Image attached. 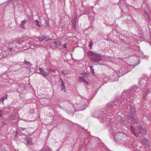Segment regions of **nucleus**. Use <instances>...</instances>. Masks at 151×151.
I'll return each instance as SVG.
<instances>
[{"mask_svg":"<svg viewBox=\"0 0 151 151\" xmlns=\"http://www.w3.org/2000/svg\"><path fill=\"white\" fill-rule=\"evenodd\" d=\"M130 129H131V130L132 132V134H133L136 137H138L137 136L136 134H135L133 132V130H134V127L132 126H131L130 127Z\"/></svg>","mask_w":151,"mask_h":151,"instance_id":"393cba45","label":"nucleus"},{"mask_svg":"<svg viewBox=\"0 0 151 151\" xmlns=\"http://www.w3.org/2000/svg\"><path fill=\"white\" fill-rule=\"evenodd\" d=\"M121 103V104H122V105L121 106V107H122V105L123 106V105H124V104H126V103L125 102H124V101L122 102Z\"/></svg>","mask_w":151,"mask_h":151,"instance_id":"e433bc0d","label":"nucleus"},{"mask_svg":"<svg viewBox=\"0 0 151 151\" xmlns=\"http://www.w3.org/2000/svg\"><path fill=\"white\" fill-rule=\"evenodd\" d=\"M142 142L144 144L146 145H147L148 144V141L147 140L145 139L144 138L142 140Z\"/></svg>","mask_w":151,"mask_h":151,"instance_id":"5701e85b","label":"nucleus"},{"mask_svg":"<svg viewBox=\"0 0 151 151\" xmlns=\"http://www.w3.org/2000/svg\"><path fill=\"white\" fill-rule=\"evenodd\" d=\"M124 136V134L122 133H116L114 136V139L115 142L117 143L118 140L121 138V137Z\"/></svg>","mask_w":151,"mask_h":151,"instance_id":"0eeeda50","label":"nucleus"},{"mask_svg":"<svg viewBox=\"0 0 151 151\" xmlns=\"http://www.w3.org/2000/svg\"><path fill=\"white\" fill-rule=\"evenodd\" d=\"M139 133L142 135H145L146 134V131L145 129L142 128L141 126L139 127Z\"/></svg>","mask_w":151,"mask_h":151,"instance_id":"ddd939ff","label":"nucleus"},{"mask_svg":"<svg viewBox=\"0 0 151 151\" xmlns=\"http://www.w3.org/2000/svg\"><path fill=\"white\" fill-rule=\"evenodd\" d=\"M81 99L79 103L75 105H77L76 109L77 111H83L88 106V101L83 97L81 98Z\"/></svg>","mask_w":151,"mask_h":151,"instance_id":"f257e3e1","label":"nucleus"},{"mask_svg":"<svg viewBox=\"0 0 151 151\" xmlns=\"http://www.w3.org/2000/svg\"><path fill=\"white\" fill-rule=\"evenodd\" d=\"M118 80V79L117 78H116V79H114V80H113V81H117Z\"/></svg>","mask_w":151,"mask_h":151,"instance_id":"a19ab883","label":"nucleus"},{"mask_svg":"<svg viewBox=\"0 0 151 151\" xmlns=\"http://www.w3.org/2000/svg\"><path fill=\"white\" fill-rule=\"evenodd\" d=\"M119 99H116V101H112L108 103L106 106V108L108 109H109L110 110L112 109L113 108L114 106H115L116 105L119 104V107L120 106V104L119 103Z\"/></svg>","mask_w":151,"mask_h":151,"instance_id":"20e7f679","label":"nucleus"},{"mask_svg":"<svg viewBox=\"0 0 151 151\" xmlns=\"http://www.w3.org/2000/svg\"><path fill=\"white\" fill-rule=\"evenodd\" d=\"M27 22L26 20H24L21 22V23L19 24V27L22 29H25L24 25L26 24Z\"/></svg>","mask_w":151,"mask_h":151,"instance_id":"a211bd4d","label":"nucleus"},{"mask_svg":"<svg viewBox=\"0 0 151 151\" xmlns=\"http://www.w3.org/2000/svg\"><path fill=\"white\" fill-rule=\"evenodd\" d=\"M50 47L52 49L55 48L56 47V46L55 43V42H53L50 45Z\"/></svg>","mask_w":151,"mask_h":151,"instance_id":"a878e982","label":"nucleus"},{"mask_svg":"<svg viewBox=\"0 0 151 151\" xmlns=\"http://www.w3.org/2000/svg\"><path fill=\"white\" fill-rule=\"evenodd\" d=\"M34 22L36 26H37L39 28L41 27V26L39 24V22L38 20H36L34 21Z\"/></svg>","mask_w":151,"mask_h":151,"instance_id":"4be33fe9","label":"nucleus"},{"mask_svg":"<svg viewBox=\"0 0 151 151\" xmlns=\"http://www.w3.org/2000/svg\"><path fill=\"white\" fill-rule=\"evenodd\" d=\"M61 83L60 85V86H62V87H64V83L63 82L62 79H61Z\"/></svg>","mask_w":151,"mask_h":151,"instance_id":"72a5a7b5","label":"nucleus"},{"mask_svg":"<svg viewBox=\"0 0 151 151\" xmlns=\"http://www.w3.org/2000/svg\"><path fill=\"white\" fill-rule=\"evenodd\" d=\"M129 67L128 66L120 69L118 71L119 75L121 76L127 73L130 70H129Z\"/></svg>","mask_w":151,"mask_h":151,"instance_id":"39448f33","label":"nucleus"},{"mask_svg":"<svg viewBox=\"0 0 151 151\" xmlns=\"http://www.w3.org/2000/svg\"><path fill=\"white\" fill-rule=\"evenodd\" d=\"M111 118H109V117L108 118H106V120H105V121H107V122L109 121L110 120Z\"/></svg>","mask_w":151,"mask_h":151,"instance_id":"f704fd0d","label":"nucleus"},{"mask_svg":"<svg viewBox=\"0 0 151 151\" xmlns=\"http://www.w3.org/2000/svg\"><path fill=\"white\" fill-rule=\"evenodd\" d=\"M122 100H123V101H124L125 100V99H123Z\"/></svg>","mask_w":151,"mask_h":151,"instance_id":"79ce46f5","label":"nucleus"},{"mask_svg":"<svg viewBox=\"0 0 151 151\" xmlns=\"http://www.w3.org/2000/svg\"><path fill=\"white\" fill-rule=\"evenodd\" d=\"M139 83L140 85H142L144 83H146V81L144 79V78H142L139 79Z\"/></svg>","mask_w":151,"mask_h":151,"instance_id":"6ab92c4d","label":"nucleus"},{"mask_svg":"<svg viewBox=\"0 0 151 151\" xmlns=\"http://www.w3.org/2000/svg\"><path fill=\"white\" fill-rule=\"evenodd\" d=\"M49 71H50L49 73L50 74H52V73L53 72H55V70H51V69H49V70H48Z\"/></svg>","mask_w":151,"mask_h":151,"instance_id":"473e14b6","label":"nucleus"},{"mask_svg":"<svg viewBox=\"0 0 151 151\" xmlns=\"http://www.w3.org/2000/svg\"><path fill=\"white\" fill-rule=\"evenodd\" d=\"M151 91L150 89H147L146 91H145V92H144L143 96L144 97L146 96L148 94H150V92Z\"/></svg>","mask_w":151,"mask_h":151,"instance_id":"aec40b11","label":"nucleus"},{"mask_svg":"<svg viewBox=\"0 0 151 151\" xmlns=\"http://www.w3.org/2000/svg\"><path fill=\"white\" fill-rule=\"evenodd\" d=\"M95 14L93 13H91L88 14L89 20L90 22H92L94 18Z\"/></svg>","mask_w":151,"mask_h":151,"instance_id":"dca6fc26","label":"nucleus"},{"mask_svg":"<svg viewBox=\"0 0 151 151\" xmlns=\"http://www.w3.org/2000/svg\"><path fill=\"white\" fill-rule=\"evenodd\" d=\"M127 122L124 118H121L119 121V122L122 124L125 125Z\"/></svg>","mask_w":151,"mask_h":151,"instance_id":"412c9836","label":"nucleus"},{"mask_svg":"<svg viewBox=\"0 0 151 151\" xmlns=\"http://www.w3.org/2000/svg\"><path fill=\"white\" fill-rule=\"evenodd\" d=\"M17 47V45H14V44L13 46V47H9L8 48V50H12V49H14V47Z\"/></svg>","mask_w":151,"mask_h":151,"instance_id":"c85d7f7f","label":"nucleus"},{"mask_svg":"<svg viewBox=\"0 0 151 151\" xmlns=\"http://www.w3.org/2000/svg\"><path fill=\"white\" fill-rule=\"evenodd\" d=\"M2 111L1 110H0V117H2Z\"/></svg>","mask_w":151,"mask_h":151,"instance_id":"4c0bfd02","label":"nucleus"},{"mask_svg":"<svg viewBox=\"0 0 151 151\" xmlns=\"http://www.w3.org/2000/svg\"><path fill=\"white\" fill-rule=\"evenodd\" d=\"M128 138L129 139V137H126V138L125 139V142H127V143H124V144H130V141H129V139H128Z\"/></svg>","mask_w":151,"mask_h":151,"instance_id":"bb28decb","label":"nucleus"},{"mask_svg":"<svg viewBox=\"0 0 151 151\" xmlns=\"http://www.w3.org/2000/svg\"><path fill=\"white\" fill-rule=\"evenodd\" d=\"M63 47L65 48L66 47V45L65 44L63 45Z\"/></svg>","mask_w":151,"mask_h":151,"instance_id":"58836bf2","label":"nucleus"},{"mask_svg":"<svg viewBox=\"0 0 151 151\" xmlns=\"http://www.w3.org/2000/svg\"><path fill=\"white\" fill-rule=\"evenodd\" d=\"M27 41V37H23L19 39L16 40V42H17L18 44H22L24 42L26 43Z\"/></svg>","mask_w":151,"mask_h":151,"instance_id":"6e6552de","label":"nucleus"},{"mask_svg":"<svg viewBox=\"0 0 151 151\" xmlns=\"http://www.w3.org/2000/svg\"><path fill=\"white\" fill-rule=\"evenodd\" d=\"M47 148L46 149V150L44 148L42 149L40 151H51V150L50 149L49 147H47Z\"/></svg>","mask_w":151,"mask_h":151,"instance_id":"7c9ffc66","label":"nucleus"},{"mask_svg":"<svg viewBox=\"0 0 151 151\" xmlns=\"http://www.w3.org/2000/svg\"><path fill=\"white\" fill-rule=\"evenodd\" d=\"M38 73L42 75L45 78H46L47 76L49 74V73L45 71V70L42 68H39L37 70Z\"/></svg>","mask_w":151,"mask_h":151,"instance_id":"423d86ee","label":"nucleus"},{"mask_svg":"<svg viewBox=\"0 0 151 151\" xmlns=\"http://www.w3.org/2000/svg\"><path fill=\"white\" fill-rule=\"evenodd\" d=\"M103 113L102 111H96L92 113L91 114V115L92 116L94 117H100L101 116V113Z\"/></svg>","mask_w":151,"mask_h":151,"instance_id":"9b49d317","label":"nucleus"},{"mask_svg":"<svg viewBox=\"0 0 151 151\" xmlns=\"http://www.w3.org/2000/svg\"><path fill=\"white\" fill-rule=\"evenodd\" d=\"M127 137L124 134V136H123L121 137V138H120L118 140L117 143H127V142H125V141Z\"/></svg>","mask_w":151,"mask_h":151,"instance_id":"4468645a","label":"nucleus"},{"mask_svg":"<svg viewBox=\"0 0 151 151\" xmlns=\"http://www.w3.org/2000/svg\"><path fill=\"white\" fill-rule=\"evenodd\" d=\"M150 95H151V93Z\"/></svg>","mask_w":151,"mask_h":151,"instance_id":"c03bdc74","label":"nucleus"},{"mask_svg":"<svg viewBox=\"0 0 151 151\" xmlns=\"http://www.w3.org/2000/svg\"><path fill=\"white\" fill-rule=\"evenodd\" d=\"M20 129L22 131L24 130L25 129V128L22 127H20Z\"/></svg>","mask_w":151,"mask_h":151,"instance_id":"ea45409f","label":"nucleus"},{"mask_svg":"<svg viewBox=\"0 0 151 151\" xmlns=\"http://www.w3.org/2000/svg\"><path fill=\"white\" fill-rule=\"evenodd\" d=\"M88 67H89V68H90V69L91 70V71H92V73L93 74H94V73L95 72L94 71V69H93V67L92 66H89Z\"/></svg>","mask_w":151,"mask_h":151,"instance_id":"c756f323","label":"nucleus"},{"mask_svg":"<svg viewBox=\"0 0 151 151\" xmlns=\"http://www.w3.org/2000/svg\"><path fill=\"white\" fill-rule=\"evenodd\" d=\"M54 42L56 46L57 45L59 46L60 45V43L59 41H55Z\"/></svg>","mask_w":151,"mask_h":151,"instance_id":"2f4dec72","label":"nucleus"},{"mask_svg":"<svg viewBox=\"0 0 151 151\" xmlns=\"http://www.w3.org/2000/svg\"><path fill=\"white\" fill-rule=\"evenodd\" d=\"M128 119L129 122L133 124H137L138 122L137 119L134 118L132 117H128Z\"/></svg>","mask_w":151,"mask_h":151,"instance_id":"9d476101","label":"nucleus"},{"mask_svg":"<svg viewBox=\"0 0 151 151\" xmlns=\"http://www.w3.org/2000/svg\"><path fill=\"white\" fill-rule=\"evenodd\" d=\"M24 141L26 142L25 143L27 145H32V139L30 138L29 137L25 138H24Z\"/></svg>","mask_w":151,"mask_h":151,"instance_id":"2eb2a0df","label":"nucleus"},{"mask_svg":"<svg viewBox=\"0 0 151 151\" xmlns=\"http://www.w3.org/2000/svg\"><path fill=\"white\" fill-rule=\"evenodd\" d=\"M140 91V88L136 86H132L129 90V92H127V91H123L122 92V95L125 96L127 93H129L130 94L133 95L134 94L136 96H137L139 94V92Z\"/></svg>","mask_w":151,"mask_h":151,"instance_id":"7ed1b4c3","label":"nucleus"},{"mask_svg":"<svg viewBox=\"0 0 151 151\" xmlns=\"http://www.w3.org/2000/svg\"><path fill=\"white\" fill-rule=\"evenodd\" d=\"M88 54L91 57L90 59L92 62H97L102 60L101 55L98 53L90 51L88 52Z\"/></svg>","mask_w":151,"mask_h":151,"instance_id":"f03ea898","label":"nucleus"},{"mask_svg":"<svg viewBox=\"0 0 151 151\" xmlns=\"http://www.w3.org/2000/svg\"><path fill=\"white\" fill-rule=\"evenodd\" d=\"M37 38L40 41H42L43 40L47 41L49 40L48 37H44L43 36H38Z\"/></svg>","mask_w":151,"mask_h":151,"instance_id":"f3484780","label":"nucleus"},{"mask_svg":"<svg viewBox=\"0 0 151 151\" xmlns=\"http://www.w3.org/2000/svg\"><path fill=\"white\" fill-rule=\"evenodd\" d=\"M128 111L131 114H133L135 112L134 107L131 105H129L127 107Z\"/></svg>","mask_w":151,"mask_h":151,"instance_id":"f8f14e48","label":"nucleus"},{"mask_svg":"<svg viewBox=\"0 0 151 151\" xmlns=\"http://www.w3.org/2000/svg\"><path fill=\"white\" fill-rule=\"evenodd\" d=\"M79 81L80 82H85L86 83H87V81H86L84 79H83L82 77H79Z\"/></svg>","mask_w":151,"mask_h":151,"instance_id":"cd10ccee","label":"nucleus"},{"mask_svg":"<svg viewBox=\"0 0 151 151\" xmlns=\"http://www.w3.org/2000/svg\"><path fill=\"white\" fill-rule=\"evenodd\" d=\"M24 64L26 65L28 67H30L31 66V64L29 62L24 61Z\"/></svg>","mask_w":151,"mask_h":151,"instance_id":"b1692460","label":"nucleus"},{"mask_svg":"<svg viewBox=\"0 0 151 151\" xmlns=\"http://www.w3.org/2000/svg\"><path fill=\"white\" fill-rule=\"evenodd\" d=\"M30 47L31 49H33L34 47V46L33 45H30Z\"/></svg>","mask_w":151,"mask_h":151,"instance_id":"c9c22d12","label":"nucleus"},{"mask_svg":"<svg viewBox=\"0 0 151 151\" xmlns=\"http://www.w3.org/2000/svg\"><path fill=\"white\" fill-rule=\"evenodd\" d=\"M73 106L74 107H75V106Z\"/></svg>","mask_w":151,"mask_h":151,"instance_id":"37998d69","label":"nucleus"},{"mask_svg":"<svg viewBox=\"0 0 151 151\" xmlns=\"http://www.w3.org/2000/svg\"><path fill=\"white\" fill-rule=\"evenodd\" d=\"M72 27L74 29H76L78 27L77 26V18L76 17H75L73 19L72 21Z\"/></svg>","mask_w":151,"mask_h":151,"instance_id":"1a4fd4ad","label":"nucleus"}]
</instances>
